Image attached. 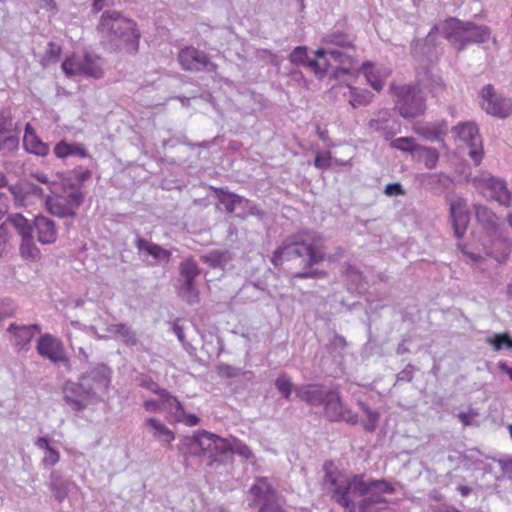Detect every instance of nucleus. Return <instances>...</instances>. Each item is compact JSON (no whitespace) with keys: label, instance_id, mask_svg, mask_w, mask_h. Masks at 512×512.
I'll return each mask as SVG.
<instances>
[{"label":"nucleus","instance_id":"31","mask_svg":"<svg viewBox=\"0 0 512 512\" xmlns=\"http://www.w3.org/2000/svg\"><path fill=\"white\" fill-rule=\"evenodd\" d=\"M4 224H8V228L11 226L15 229V231L19 234L21 239H24L26 237L32 236L33 231L35 229L33 221H28L24 216L21 214H14L9 216L7 221L4 222Z\"/></svg>","mask_w":512,"mask_h":512},{"label":"nucleus","instance_id":"42","mask_svg":"<svg viewBox=\"0 0 512 512\" xmlns=\"http://www.w3.org/2000/svg\"><path fill=\"white\" fill-rule=\"evenodd\" d=\"M179 296L190 305L198 303L199 294L195 282H182Z\"/></svg>","mask_w":512,"mask_h":512},{"label":"nucleus","instance_id":"2","mask_svg":"<svg viewBox=\"0 0 512 512\" xmlns=\"http://www.w3.org/2000/svg\"><path fill=\"white\" fill-rule=\"evenodd\" d=\"M97 30L101 34L102 42L110 51L125 50L130 54L138 52L140 32L136 29V23L120 12H103Z\"/></svg>","mask_w":512,"mask_h":512},{"label":"nucleus","instance_id":"34","mask_svg":"<svg viewBox=\"0 0 512 512\" xmlns=\"http://www.w3.org/2000/svg\"><path fill=\"white\" fill-rule=\"evenodd\" d=\"M180 277L182 282H195L196 277L201 273L198 264L193 258H187L182 261L179 266Z\"/></svg>","mask_w":512,"mask_h":512},{"label":"nucleus","instance_id":"28","mask_svg":"<svg viewBox=\"0 0 512 512\" xmlns=\"http://www.w3.org/2000/svg\"><path fill=\"white\" fill-rule=\"evenodd\" d=\"M145 425L149 427L152 436L164 445H169L174 439V433L156 418H148Z\"/></svg>","mask_w":512,"mask_h":512},{"label":"nucleus","instance_id":"19","mask_svg":"<svg viewBox=\"0 0 512 512\" xmlns=\"http://www.w3.org/2000/svg\"><path fill=\"white\" fill-rule=\"evenodd\" d=\"M295 392L298 398L311 406L322 405L328 394V390L325 391L322 386L317 384L296 387Z\"/></svg>","mask_w":512,"mask_h":512},{"label":"nucleus","instance_id":"17","mask_svg":"<svg viewBox=\"0 0 512 512\" xmlns=\"http://www.w3.org/2000/svg\"><path fill=\"white\" fill-rule=\"evenodd\" d=\"M80 380L86 382L87 386H94L96 394L97 391L107 388L110 382V369L104 364H98L83 374Z\"/></svg>","mask_w":512,"mask_h":512},{"label":"nucleus","instance_id":"15","mask_svg":"<svg viewBox=\"0 0 512 512\" xmlns=\"http://www.w3.org/2000/svg\"><path fill=\"white\" fill-rule=\"evenodd\" d=\"M248 495L251 498L248 505L250 508L264 506L275 498L278 493L268 482L266 477L256 478L255 483L251 486L248 491Z\"/></svg>","mask_w":512,"mask_h":512},{"label":"nucleus","instance_id":"51","mask_svg":"<svg viewBox=\"0 0 512 512\" xmlns=\"http://www.w3.org/2000/svg\"><path fill=\"white\" fill-rule=\"evenodd\" d=\"M285 499L279 494L264 506H260L258 512H287L284 509Z\"/></svg>","mask_w":512,"mask_h":512},{"label":"nucleus","instance_id":"55","mask_svg":"<svg viewBox=\"0 0 512 512\" xmlns=\"http://www.w3.org/2000/svg\"><path fill=\"white\" fill-rule=\"evenodd\" d=\"M10 247V231L8 224L2 223L0 225V256L7 254Z\"/></svg>","mask_w":512,"mask_h":512},{"label":"nucleus","instance_id":"57","mask_svg":"<svg viewBox=\"0 0 512 512\" xmlns=\"http://www.w3.org/2000/svg\"><path fill=\"white\" fill-rule=\"evenodd\" d=\"M217 372L221 377L224 378H235L238 377L242 370L238 367L228 365V364H220L217 367Z\"/></svg>","mask_w":512,"mask_h":512},{"label":"nucleus","instance_id":"18","mask_svg":"<svg viewBox=\"0 0 512 512\" xmlns=\"http://www.w3.org/2000/svg\"><path fill=\"white\" fill-rule=\"evenodd\" d=\"M33 224L37 231V239L41 244L47 245L56 241L57 229L52 219L39 215L34 218Z\"/></svg>","mask_w":512,"mask_h":512},{"label":"nucleus","instance_id":"16","mask_svg":"<svg viewBox=\"0 0 512 512\" xmlns=\"http://www.w3.org/2000/svg\"><path fill=\"white\" fill-rule=\"evenodd\" d=\"M371 131L381 132L385 139H391L398 131L399 124L387 109H380L368 122Z\"/></svg>","mask_w":512,"mask_h":512},{"label":"nucleus","instance_id":"5","mask_svg":"<svg viewBox=\"0 0 512 512\" xmlns=\"http://www.w3.org/2000/svg\"><path fill=\"white\" fill-rule=\"evenodd\" d=\"M443 34L458 51L469 44H481L489 40L491 30L488 26L477 25L458 18H449L443 25Z\"/></svg>","mask_w":512,"mask_h":512},{"label":"nucleus","instance_id":"63","mask_svg":"<svg viewBox=\"0 0 512 512\" xmlns=\"http://www.w3.org/2000/svg\"><path fill=\"white\" fill-rule=\"evenodd\" d=\"M314 165L319 169H327L331 165V157L328 152L318 153L314 160Z\"/></svg>","mask_w":512,"mask_h":512},{"label":"nucleus","instance_id":"47","mask_svg":"<svg viewBox=\"0 0 512 512\" xmlns=\"http://www.w3.org/2000/svg\"><path fill=\"white\" fill-rule=\"evenodd\" d=\"M16 123L13 121L10 109L0 110V133H11L14 131Z\"/></svg>","mask_w":512,"mask_h":512},{"label":"nucleus","instance_id":"60","mask_svg":"<svg viewBox=\"0 0 512 512\" xmlns=\"http://www.w3.org/2000/svg\"><path fill=\"white\" fill-rule=\"evenodd\" d=\"M262 291H263V289H261L257 284L248 283V284H245L239 290V294L246 296L247 298L258 299V295H255V294L262 292Z\"/></svg>","mask_w":512,"mask_h":512},{"label":"nucleus","instance_id":"9","mask_svg":"<svg viewBox=\"0 0 512 512\" xmlns=\"http://www.w3.org/2000/svg\"><path fill=\"white\" fill-rule=\"evenodd\" d=\"M177 60L183 70L191 72L209 71L215 72L217 65L209 60L204 51L193 46H187L178 53Z\"/></svg>","mask_w":512,"mask_h":512},{"label":"nucleus","instance_id":"52","mask_svg":"<svg viewBox=\"0 0 512 512\" xmlns=\"http://www.w3.org/2000/svg\"><path fill=\"white\" fill-rule=\"evenodd\" d=\"M83 198L84 196L80 190H73L66 197H62L61 199L75 212L76 209L82 205Z\"/></svg>","mask_w":512,"mask_h":512},{"label":"nucleus","instance_id":"62","mask_svg":"<svg viewBox=\"0 0 512 512\" xmlns=\"http://www.w3.org/2000/svg\"><path fill=\"white\" fill-rule=\"evenodd\" d=\"M384 193L386 196H402L405 195V190L398 182L389 183L385 186Z\"/></svg>","mask_w":512,"mask_h":512},{"label":"nucleus","instance_id":"50","mask_svg":"<svg viewBox=\"0 0 512 512\" xmlns=\"http://www.w3.org/2000/svg\"><path fill=\"white\" fill-rule=\"evenodd\" d=\"M50 210L54 215L61 218H72L76 215V212L71 210V208H69L61 198L51 204Z\"/></svg>","mask_w":512,"mask_h":512},{"label":"nucleus","instance_id":"13","mask_svg":"<svg viewBox=\"0 0 512 512\" xmlns=\"http://www.w3.org/2000/svg\"><path fill=\"white\" fill-rule=\"evenodd\" d=\"M36 351L41 357L49 359L54 364L68 361L62 342L49 333L40 336Z\"/></svg>","mask_w":512,"mask_h":512},{"label":"nucleus","instance_id":"61","mask_svg":"<svg viewBox=\"0 0 512 512\" xmlns=\"http://www.w3.org/2000/svg\"><path fill=\"white\" fill-rule=\"evenodd\" d=\"M414 366L412 364L406 365V367L401 370L397 375L398 382H411L414 378Z\"/></svg>","mask_w":512,"mask_h":512},{"label":"nucleus","instance_id":"35","mask_svg":"<svg viewBox=\"0 0 512 512\" xmlns=\"http://www.w3.org/2000/svg\"><path fill=\"white\" fill-rule=\"evenodd\" d=\"M20 254L24 259L37 261L41 258V252L34 242V236L21 239Z\"/></svg>","mask_w":512,"mask_h":512},{"label":"nucleus","instance_id":"21","mask_svg":"<svg viewBox=\"0 0 512 512\" xmlns=\"http://www.w3.org/2000/svg\"><path fill=\"white\" fill-rule=\"evenodd\" d=\"M140 386L148 389L149 391L160 396L161 401L166 406V409L172 410V406H176L177 413L183 414V405L182 403L173 396L167 390L160 388L159 385L151 379H143L141 380Z\"/></svg>","mask_w":512,"mask_h":512},{"label":"nucleus","instance_id":"64","mask_svg":"<svg viewBox=\"0 0 512 512\" xmlns=\"http://www.w3.org/2000/svg\"><path fill=\"white\" fill-rule=\"evenodd\" d=\"M422 134L431 141H438L442 137V131L437 127H425L422 129Z\"/></svg>","mask_w":512,"mask_h":512},{"label":"nucleus","instance_id":"1","mask_svg":"<svg viewBox=\"0 0 512 512\" xmlns=\"http://www.w3.org/2000/svg\"><path fill=\"white\" fill-rule=\"evenodd\" d=\"M178 450L183 455L206 458L207 465L210 467L221 464L222 461L218 459V456L228 452L239 454L247 459L253 456L251 449L246 444L236 442L235 446L231 447L226 439L205 430L183 437L178 445Z\"/></svg>","mask_w":512,"mask_h":512},{"label":"nucleus","instance_id":"37","mask_svg":"<svg viewBox=\"0 0 512 512\" xmlns=\"http://www.w3.org/2000/svg\"><path fill=\"white\" fill-rule=\"evenodd\" d=\"M322 43L325 45H333L340 48H351L352 41L349 36L341 31H333L331 33L326 34L322 38Z\"/></svg>","mask_w":512,"mask_h":512},{"label":"nucleus","instance_id":"6","mask_svg":"<svg viewBox=\"0 0 512 512\" xmlns=\"http://www.w3.org/2000/svg\"><path fill=\"white\" fill-rule=\"evenodd\" d=\"M396 98V108L405 119H414L426 109L425 98L417 85L391 86Z\"/></svg>","mask_w":512,"mask_h":512},{"label":"nucleus","instance_id":"40","mask_svg":"<svg viewBox=\"0 0 512 512\" xmlns=\"http://www.w3.org/2000/svg\"><path fill=\"white\" fill-rule=\"evenodd\" d=\"M417 152L427 169H433L436 167L439 160V153L435 148L419 145Z\"/></svg>","mask_w":512,"mask_h":512},{"label":"nucleus","instance_id":"20","mask_svg":"<svg viewBox=\"0 0 512 512\" xmlns=\"http://www.w3.org/2000/svg\"><path fill=\"white\" fill-rule=\"evenodd\" d=\"M23 146L29 153L46 156L49 153L48 144L44 143L35 133L34 128L30 123L25 125V132L23 137Z\"/></svg>","mask_w":512,"mask_h":512},{"label":"nucleus","instance_id":"41","mask_svg":"<svg viewBox=\"0 0 512 512\" xmlns=\"http://www.w3.org/2000/svg\"><path fill=\"white\" fill-rule=\"evenodd\" d=\"M221 201L225 205L228 213L234 212L239 206L245 208L246 205H249V200L231 192L224 193Z\"/></svg>","mask_w":512,"mask_h":512},{"label":"nucleus","instance_id":"58","mask_svg":"<svg viewBox=\"0 0 512 512\" xmlns=\"http://www.w3.org/2000/svg\"><path fill=\"white\" fill-rule=\"evenodd\" d=\"M170 411L174 414L177 421H182L188 426H195L199 422V418L195 414H186L184 410L183 414H178L176 406H172V410Z\"/></svg>","mask_w":512,"mask_h":512},{"label":"nucleus","instance_id":"45","mask_svg":"<svg viewBox=\"0 0 512 512\" xmlns=\"http://www.w3.org/2000/svg\"><path fill=\"white\" fill-rule=\"evenodd\" d=\"M390 146L402 152H415L419 147L412 137L396 138L390 142Z\"/></svg>","mask_w":512,"mask_h":512},{"label":"nucleus","instance_id":"7","mask_svg":"<svg viewBox=\"0 0 512 512\" xmlns=\"http://www.w3.org/2000/svg\"><path fill=\"white\" fill-rule=\"evenodd\" d=\"M482 108L490 115L507 118L512 115V99L497 94L491 84L485 85L480 92Z\"/></svg>","mask_w":512,"mask_h":512},{"label":"nucleus","instance_id":"22","mask_svg":"<svg viewBox=\"0 0 512 512\" xmlns=\"http://www.w3.org/2000/svg\"><path fill=\"white\" fill-rule=\"evenodd\" d=\"M475 216L478 223L489 235H495L499 228L497 215L488 207L474 204Z\"/></svg>","mask_w":512,"mask_h":512},{"label":"nucleus","instance_id":"12","mask_svg":"<svg viewBox=\"0 0 512 512\" xmlns=\"http://www.w3.org/2000/svg\"><path fill=\"white\" fill-rule=\"evenodd\" d=\"M315 56L318 58L328 57L329 61H333L339 65L334 72L333 76L335 79H339L341 75H352L356 60L354 56L348 52H344L337 48L321 47L315 51Z\"/></svg>","mask_w":512,"mask_h":512},{"label":"nucleus","instance_id":"36","mask_svg":"<svg viewBox=\"0 0 512 512\" xmlns=\"http://www.w3.org/2000/svg\"><path fill=\"white\" fill-rule=\"evenodd\" d=\"M304 67L313 72L316 77L322 79L327 75L328 70L331 67V62L328 57L318 58L316 56V59L309 58Z\"/></svg>","mask_w":512,"mask_h":512},{"label":"nucleus","instance_id":"48","mask_svg":"<svg viewBox=\"0 0 512 512\" xmlns=\"http://www.w3.org/2000/svg\"><path fill=\"white\" fill-rule=\"evenodd\" d=\"M308 48L306 46H297L289 54V61L296 66H305L308 61Z\"/></svg>","mask_w":512,"mask_h":512},{"label":"nucleus","instance_id":"46","mask_svg":"<svg viewBox=\"0 0 512 512\" xmlns=\"http://www.w3.org/2000/svg\"><path fill=\"white\" fill-rule=\"evenodd\" d=\"M366 486L368 487L367 494L372 491L379 493V494H382V493L392 494L395 491L394 487L384 479L372 480L370 482H366Z\"/></svg>","mask_w":512,"mask_h":512},{"label":"nucleus","instance_id":"3","mask_svg":"<svg viewBox=\"0 0 512 512\" xmlns=\"http://www.w3.org/2000/svg\"><path fill=\"white\" fill-rule=\"evenodd\" d=\"M324 489L331 494V499L348 512H359L358 498L367 495L366 481L363 475L351 477L327 472L323 478Z\"/></svg>","mask_w":512,"mask_h":512},{"label":"nucleus","instance_id":"49","mask_svg":"<svg viewBox=\"0 0 512 512\" xmlns=\"http://www.w3.org/2000/svg\"><path fill=\"white\" fill-rule=\"evenodd\" d=\"M361 408L366 413L367 421L363 424L364 429L367 432H374L377 426V422L379 420V413L377 411L371 410L366 404L361 403Z\"/></svg>","mask_w":512,"mask_h":512},{"label":"nucleus","instance_id":"38","mask_svg":"<svg viewBox=\"0 0 512 512\" xmlns=\"http://www.w3.org/2000/svg\"><path fill=\"white\" fill-rule=\"evenodd\" d=\"M350 89V98L349 103L353 108H357L360 106L368 105L372 98L373 94L368 90H360L354 87L349 86Z\"/></svg>","mask_w":512,"mask_h":512},{"label":"nucleus","instance_id":"43","mask_svg":"<svg viewBox=\"0 0 512 512\" xmlns=\"http://www.w3.org/2000/svg\"><path fill=\"white\" fill-rule=\"evenodd\" d=\"M486 342L490 344L495 351L502 349H512V337L507 332L495 334L493 337H488Z\"/></svg>","mask_w":512,"mask_h":512},{"label":"nucleus","instance_id":"30","mask_svg":"<svg viewBox=\"0 0 512 512\" xmlns=\"http://www.w3.org/2000/svg\"><path fill=\"white\" fill-rule=\"evenodd\" d=\"M49 479V488L52 491L55 499L60 503L63 502L64 499L68 496L69 492L68 480H66L57 471L51 472Z\"/></svg>","mask_w":512,"mask_h":512},{"label":"nucleus","instance_id":"27","mask_svg":"<svg viewBox=\"0 0 512 512\" xmlns=\"http://www.w3.org/2000/svg\"><path fill=\"white\" fill-rule=\"evenodd\" d=\"M53 151L56 157L59 159H65L69 156H79L81 158H86L89 156L88 151L82 144L68 143L65 140L58 142L54 146Z\"/></svg>","mask_w":512,"mask_h":512},{"label":"nucleus","instance_id":"10","mask_svg":"<svg viewBox=\"0 0 512 512\" xmlns=\"http://www.w3.org/2000/svg\"><path fill=\"white\" fill-rule=\"evenodd\" d=\"M457 137L469 147L468 155L479 165L483 156L482 139L478 127L473 122L461 123L454 128Z\"/></svg>","mask_w":512,"mask_h":512},{"label":"nucleus","instance_id":"23","mask_svg":"<svg viewBox=\"0 0 512 512\" xmlns=\"http://www.w3.org/2000/svg\"><path fill=\"white\" fill-rule=\"evenodd\" d=\"M486 187L491 191L490 197L503 206H510L511 194L507 189L506 183L498 178L489 177L484 180Z\"/></svg>","mask_w":512,"mask_h":512},{"label":"nucleus","instance_id":"59","mask_svg":"<svg viewBox=\"0 0 512 512\" xmlns=\"http://www.w3.org/2000/svg\"><path fill=\"white\" fill-rule=\"evenodd\" d=\"M60 454L55 448L48 449L42 459V463L45 467L49 468L59 462Z\"/></svg>","mask_w":512,"mask_h":512},{"label":"nucleus","instance_id":"32","mask_svg":"<svg viewBox=\"0 0 512 512\" xmlns=\"http://www.w3.org/2000/svg\"><path fill=\"white\" fill-rule=\"evenodd\" d=\"M81 75L92 78H101L103 70L100 63V58L91 53H85L82 57Z\"/></svg>","mask_w":512,"mask_h":512},{"label":"nucleus","instance_id":"24","mask_svg":"<svg viewBox=\"0 0 512 512\" xmlns=\"http://www.w3.org/2000/svg\"><path fill=\"white\" fill-rule=\"evenodd\" d=\"M40 330L39 325L32 324L28 326H18L15 323L10 324L8 331L14 333L15 345L19 349H27L28 344L34 337V331Z\"/></svg>","mask_w":512,"mask_h":512},{"label":"nucleus","instance_id":"39","mask_svg":"<svg viewBox=\"0 0 512 512\" xmlns=\"http://www.w3.org/2000/svg\"><path fill=\"white\" fill-rule=\"evenodd\" d=\"M383 503H386V500L379 493L372 491L359 500V512H373L375 505Z\"/></svg>","mask_w":512,"mask_h":512},{"label":"nucleus","instance_id":"8","mask_svg":"<svg viewBox=\"0 0 512 512\" xmlns=\"http://www.w3.org/2000/svg\"><path fill=\"white\" fill-rule=\"evenodd\" d=\"M95 397L94 386H87L86 382L68 381L63 387V399L73 411L84 410Z\"/></svg>","mask_w":512,"mask_h":512},{"label":"nucleus","instance_id":"25","mask_svg":"<svg viewBox=\"0 0 512 512\" xmlns=\"http://www.w3.org/2000/svg\"><path fill=\"white\" fill-rule=\"evenodd\" d=\"M135 246L139 252H146L155 260L168 262L171 258V252L169 250H166L160 245L150 242L144 238L137 237L135 240Z\"/></svg>","mask_w":512,"mask_h":512},{"label":"nucleus","instance_id":"56","mask_svg":"<svg viewBox=\"0 0 512 512\" xmlns=\"http://www.w3.org/2000/svg\"><path fill=\"white\" fill-rule=\"evenodd\" d=\"M3 139L0 137V151L7 150L13 151L18 147L19 138L17 135L11 133H4Z\"/></svg>","mask_w":512,"mask_h":512},{"label":"nucleus","instance_id":"53","mask_svg":"<svg viewBox=\"0 0 512 512\" xmlns=\"http://www.w3.org/2000/svg\"><path fill=\"white\" fill-rule=\"evenodd\" d=\"M275 386L285 399H289L292 392V382L285 374L280 375L276 381Z\"/></svg>","mask_w":512,"mask_h":512},{"label":"nucleus","instance_id":"11","mask_svg":"<svg viewBox=\"0 0 512 512\" xmlns=\"http://www.w3.org/2000/svg\"><path fill=\"white\" fill-rule=\"evenodd\" d=\"M324 406L325 416L330 421H345L349 424L355 425L358 423L357 414L353 413L342 402L339 393L336 390H328Z\"/></svg>","mask_w":512,"mask_h":512},{"label":"nucleus","instance_id":"44","mask_svg":"<svg viewBox=\"0 0 512 512\" xmlns=\"http://www.w3.org/2000/svg\"><path fill=\"white\" fill-rule=\"evenodd\" d=\"M61 67L67 76L81 75L82 57H69L63 61Z\"/></svg>","mask_w":512,"mask_h":512},{"label":"nucleus","instance_id":"29","mask_svg":"<svg viewBox=\"0 0 512 512\" xmlns=\"http://www.w3.org/2000/svg\"><path fill=\"white\" fill-rule=\"evenodd\" d=\"M106 331L110 335L120 338L121 341L128 346H135L139 342L135 331L127 324H111L107 326Z\"/></svg>","mask_w":512,"mask_h":512},{"label":"nucleus","instance_id":"14","mask_svg":"<svg viewBox=\"0 0 512 512\" xmlns=\"http://www.w3.org/2000/svg\"><path fill=\"white\" fill-rule=\"evenodd\" d=\"M450 217L454 235L457 239H461L468 227L470 221V213L467 202L462 197H457L450 202Z\"/></svg>","mask_w":512,"mask_h":512},{"label":"nucleus","instance_id":"26","mask_svg":"<svg viewBox=\"0 0 512 512\" xmlns=\"http://www.w3.org/2000/svg\"><path fill=\"white\" fill-rule=\"evenodd\" d=\"M420 89L427 88L431 93L437 95L443 90L444 84L442 78L433 74L430 70L424 68L417 72V84Z\"/></svg>","mask_w":512,"mask_h":512},{"label":"nucleus","instance_id":"54","mask_svg":"<svg viewBox=\"0 0 512 512\" xmlns=\"http://www.w3.org/2000/svg\"><path fill=\"white\" fill-rule=\"evenodd\" d=\"M371 63L367 62L362 65V70L365 74L367 82L372 86V88L376 91H380L383 87V82L374 74V72L370 69Z\"/></svg>","mask_w":512,"mask_h":512},{"label":"nucleus","instance_id":"4","mask_svg":"<svg viewBox=\"0 0 512 512\" xmlns=\"http://www.w3.org/2000/svg\"><path fill=\"white\" fill-rule=\"evenodd\" d=\"M316 240L314 233L303 232L288 238L284 244L286 249V260L301 258L304 264L303 271L291 274L293 279L318 278L325 276V272L312 269L316 264L324 260V255L317 252L313 242Z\"/></svg>","mask_w":512,"mask_h":512},{"label":"nucleus","instance_id":"33","mask_svg":"<svg viewBox=\"0 0 512 512\" xmlns=\"http://www.w3.org/2000/svg\"><path fill=\"white\" fill-rule=\"evenodd\" d=\"M227 250H213L201 256V260L211 268H224L230 261Z\"/></svg>","mask_w":512,"mask_h":512}]
</instances>
